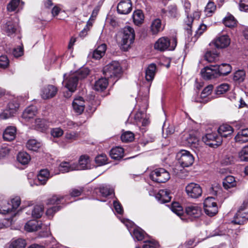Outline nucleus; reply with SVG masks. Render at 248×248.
I'll use <instances>...</instances> for the list:
<instances>
[{
	"label": "nucleus",
	"instance_id": "1",
	"mask_svg": "<svg viewBox=\"0 0 248 248\" xmlns=\"http://www.w3.org/2000/svg\"><path fill=\"white\" fill-rule=\"evenodd\" d=\"M210 193L216 196V198L208 197L205 199L203 204L205 214L212 217L218 212V207L215 200H219L218 197L221 194V190L217 187H212L210 190Z\"/></svg>",
	"mask_w": 248,
	"mask_h": 248
},
{
	"label": "nucleus",
	"instance_id": "2",
	"mask_svg": "<svg viewBox=\"0 0 248 248\" xmlns=\"http://www.w3.org/2000/svg\"><path fill=\"white\" fill-rule=\"evenodd\" d=\"M90 70L88 68H82L75 73L70 74L68 78L65 79V87L71 93L74 92L78 80L86 78Z\"/></svg>",
	"mask_w": 248,
	"mask_h": 248
},
{
	"label": "nucleus",
	"instance_id": "3",
	"mask_svg": "<svg viewBox=\"0 0 248 248\" xmlns=\"http://www.w3.org/2000/svg\"><path fill=\"white\" fill-rule=\"evenodd\" d=\"M135 38V32L133 28L126 26L123 29L121 45L124 51L127 50L130 45L133 43Z\"/></svg>",
	"mask_w": 248,
	"mask_h": 248
},
{
	"label": "nucleus",
	"instance_id": "4",
	"mask_svg": "<svg viewBox=\"0 0 248 248\" xmlns=\"http://www.w3.org/2000/svg\"><path fill=\"white\" fill-rule=\"evenodd\" d=\"M177 45V39L173 37L170 39L167 37H162L159 38L154 44L155 49L164 51L166 50H173Z\"/></svg>",
	"mask_w": 248,
	"mask_h": 248
},
{
	"label": "nucleus",
	"instance_id": "5",
	"mask_svg": "<svg viewBox=\"0 0 248 248\" xmlns=\"http://www.w3.org/2000/svg\"><path fill=\"white\" fill-rule=\"evenodd\" d=\"M149 176L153 181L158 183H165L170 177V173L166 170L162 168H156L153 170Z\"/></svg>",
	"mask_w": 248,
	"mask_h": 248
},
{
	"label": "nucleus",
	"instance_id": "6",
	"mask_svg": "<svg viewBox=\"0 0 248 248\" xmlns=\"http://www.w3.org/2000/svg\"><path fill=\"white\" fill-rule=\"evenodd\" d=\"M178 162L183 168L191 166L194 161V158L190 152L182 150L177 155Z\"/></svg>",
	"mask_w": 248,
	"mask_h": 248
},
{
	"label": "nucleus",
	"instance_id": "7",
	"mask_svg": "<svg viewBox=\"0 0 248 248\" xmlns=\"http://www.w3.org/2000/svg\"><path fill=\"white\" fill-rule=\"evenodd\" d=\"M120 63L117 61H112L103 68V74L107 78L117 77L121 73Z\"/></svg>",
	"mask_w": 248,
	"mask_h": 248
},
{
	"label": "nucleus",
	"instance_id": "8",
	"mask_svg": "<svg viewBox=\"0 0 248 248\" xmlns=\"http://www.w3.org/2000/svg\"><path fill=\"white\" fill-rule=\"evenodd\" d=\"M202 140L205 144L212 147H217L222 143L221 138L216 132L206 134Z\"/></svg>",
	"mask_w": 248,
	"mask_h": 248
},
{
	"label": "nucleus",
	"instance_id": "9",
	"mask_svg": "<svg viewBox=\"0 0 248 248\" xmlns=\"http://www.w3.org/2000/svg\"><path fill=\"white\" fill-rule=\"evenodd\" d=\"M187 196L191 198L197 199L202 196V190L201 186L195 183H190L186 186Z\"/></svg>",
	"mask_w": 248,
	"mask_h": 248
},
{
	"label": "nucleus",
	"instance_id": "10",
	"mask_svg": "<svg viewBox=\"0 0 248 248\" xmlns=\"http://www.w3.org/2000/svg\"><path fill=\"white\" fill-rule=\"evenodd\" d=\"M18 20L17 18L11 19L6 22L2 27L3 31L8 36L15 33L18 29Z\"/></svg>",
	"mask_w": 248,
	"mask_h": 248
},
{
	"label": "nucleus",
	"instance_id": "11",
	"mask_svg": "<svg viewBox=\"0 0 248 248\" xmlns=\"http://www.w3.org/2000/svg\"><path fill=\"white\" fill-rule=\"evenodd\" d=\"M248 220V212H244L242 207H240L234 216L231 222L233 224H243Z\"/></svg>",
	"mask_w": 248,
	"mask_h": 248
},
{
	"label": "nucleus",
	"instance_id": "12",
	"mask_svg": "<svg viewBox=\"0 0 248 248\" xmlns=\"http://www.w3.org/2000/svg\"><path fill=\"white\" fill-rule=\"evenodd\" d=\"M182 140L183 144L192 148H198L200 141L197 137L191 134L184 135Z\"/></svg>",
	"mask_w": 248,
	"mask_h": 248
},
{
	"label": "nucleus",
	"instance_id": "13",
	"mask_svg": "<svg viewBox=\"0 0 248 248\" xmlns=\"http://www.w3.org/2000/svg\"><path fill=\"white\" fill-rule=\"evenodd\" d=\"M117 12L122 15H127L132 10L131 0H122L117 5Z\"/></svg>",
	"mask_w": 248,
	"mask_h": 248
},
{
	"label": "nucleus",
	"instance_id": "14",
	"mask_svg": "<svg viewBox=\"0 0 248 248\" xmlns=\"http://www.w3.org/2000/svg\"><path fill=\"white\" fill-rule=\"evenodd\" d=\"M211 65L210 67H205L201 70V74L204 79H211L218 77L217 68L212 67Z\"/></svg>",
	"mask_w": 248,
	"mask_h": 248
},
{
	"label": "nucleus",
	"instance_id": "15",
	"mask_svg": "<svg viewBox=\"0 0 248 248\" xmlns=\"http://www.w3.org/2000/svg\"><path fill=\"white\" fill-rule=\"evenodd\" d=\"M213 43L217 48H223L227 47L230 44V39L227 35H219L215 39Z\"/></svg>",
	"mask_w": 248,
	"mask_h": 248
},
{
	"label": "nucleus",
	"instance_id": "16",
	"mask_svg": "<svg viewBox=\"0 0 248 248\" xmlns=\"http://www.w3.org/2000/svg\"><path fill=\"white\" fill-rule=\"evenodd\" d=\"M58 92L57 88L54 85H48L43 88L41 92V96L44 99L53 97Z\"/></svg>",
	"mask_w": 248,
	"mask_h": 248
},
{
	"label": "nucleus",
	"instance_id": "17",
	"mask_svg": "<svg viewBox=\"0 0 248 248\" xmlns=\"http://www.w3.org/2000/svg\"><path fill=\"white\" fill-rule=\"evenodd\" d=\"M184 6L185 7V12L187 16L186 19L185 20V22L186 26V27H185V29L186 30L188 34H191V28L193 23V18L191 16H189L191 4L188 1H185Z\"/></svg>",
	"mask_w": 248,
	"mask_h": 248
},
{
	"label": "nucleus",
	"instance_id": "18",
	"mask_svg": "<svg viewBox=\"0 0 248 248\" xmlns=\"http://www.w3.org/2000/svg\"><path fill=\"white\" fill-rule=\"evenodd\" d=\"M202 208L198 205L194 204L187 206L186 208V212L192 218H198L202 215Z\"/></svg>",
	"mask_w": 248,
	"mask_h": 248
},
{
	"label": "nucleus",
	"instance_id": "19",
	"mask_svg": "<svg viewBox=\"0 0 248 248\" xmlns=\"http://www.w3.org/2000/svg\"><path fill=\"white\" fill-rule=\"evenodd\" d=\"M218 133L221 138L231 137L233 132V128L228 124H223L221 125L217 129Z\"/></svg>",
	"mask_w": 248,
	"mask_h": 248
},
{
	"label": "nucleus",
	"instance_id": "20",
	"mask_svg": "<svg viewBox=\"0 0 248 248\" xmlns=\"http://www.w3.org/2000/svg\"><path fill=\"white\" fill-rule=\"evenodd\" d=\"M170 191L167 189H160L155 195V199L160 203H164L170 201L171 197L170 196Z\"/></svg>",
	"mask_w": 248,
	"mask_h": 248
},
{
	"label": "nucleus",
	"instance_id": "21",
	"mask_svg": "<svg viewBox=\"0 0 248 248\" xmlns=\"http://www.w3.org/2000/svg\"><path fill=\"white\" fill-rule=\"evenodd\" d=\"M77 170L89 169L91 168L90 157L87 155H82L79 158L78 164L75 165Z\"/></svg>",
	"mask_w": 248,
	"mask_h": 248
},
{
	"label": "nucleus",
	"instance_id": "22",
	"mask_svg": "<svg viewBox=\"0 0 248 248\" xmlns=\"http://www.w3.org/2000/svg\"><path fill=\"white\" fill-rule=\"evenodd\" d=\"M50 177V173L48 170L43 169L40 170L37 175L36 185H44Z\"/></svg>",
	"mask_w": 248,
	"mask_h": 248
},
{
	"label": "nucleus",
	"instance_id": "23",
	"mask_svg": "<svg viewBox=\"0 0 248 248\" xmlns=\"http://www.w3.org/2000/svg\"><path fill=\"white\" fill-rule=\"evenodd\" d=\"M214 68H216L218 77L226 76L229 74L232 71V67L229 64L222 63L221 65H211Z\"/></svg>",
	"mask_w": 248,
	"mask_h": 248
},
{
	"label": "nucleus",
	"instance_id": "24",
	"mask_svg": "<svg viewBox=\"0 0 248 248\" xmlns=\"http://www.w3.org/2000/svg\"><path fill=\"white\" fill-rule=\"evenodd\" d=\"M161 13L164 16L171 18H176L179 15L177 7L174 5H169L167 9H162Z\"/></svg>",
	"mask_w": 248,
	"mask_h": 248
},
{
	"label": "nucleus",
	"instance_id": "25",
	"mask_svg": "<svg viewBox=\"0 0 248 248\" xmlns=\"http://www.w3.org/2000/svg\"><path fill=\"white\" fill-rule=\"evenodd\" d=\"M42 223L37 220H31L28 221L25 226V230L29 232L38 231L41 227Z\"/></svg>",
	"mask_w": 248,
	"mask_h": 248
},
{
	"label": "nucleus",
	"instance_id": "26",
	"mask_svg": "<svg viewBox=\"0 0 248 248\" xmlns=\"http://www.w3.org/2000/svg\"><path fill=\"white\" fill-rule=\"evenodd\" d=\"M107 46L105 44L99 46L90 55L95 60L100 59L105 54Z\"/></svg>",
	"mask_w": 248,
	"mask_h": 248
},
{
	"label": "nucleus",
	"instance_id": "27",
	"mask_svg": "<svg viewBox=\"0 0 248 248\" xmlns=\"http://www.w3.org/2000/svg\"><path fill=\"white\" fill-rule=\"evenodd\" d=\"M16 129L14 126H8L3 133V138L4 140L12 141L15 139Z\"/></svg>",
	"mask_w": 248,
	"mask_h": 248
},
{
	"label": "nucleus",
	"instance_id": "28",
	"mask_svg": "<svg viewBox=\"0 0 248 248\" xmlns=\"http://www.w3.org/2000/svg\"><path fill=\"white\" fill-rule=\"evenodd\" d=\"M236 142L243 143L248 141V128L242 129L234 138Z\"/></svg>",
	"mask_w": 248,
	"mask_h": 248
},
{
	"label": "nucleus",
	"instance_id": "29",
	"mask_svg": "<svg viewBox=\"0 0 248 248\" xmlns=\"http://www.w3.org/2000/svg\"><path fill=\"white\" fill-rule=\"evenodd\" d=\"M37 112V108L35 106L31 105L27 107L22 113V118L26 121L33 118Z\"/></svg>",
	"mask_w": 248,
	"mask_h": 248
},
{
	"label": "nucleus",
	"instance_id": "30",
	"mask_svg": "<svg viewBox=\"0 0 248 248\" xmlns=\"http://www.w3.org/2000/svg\"><path fill=\"white\" fill-rule=\"evenodd\" d=\"M164 27L162 25L161 20L159 18L154 20L151 25V31L154 35L158 34L163 30Z\"/></svg>",
	"mask_w": 248,
	"mask_h": 248
},
{
	"label": "nucleus",
	"instance_id": "31",
	"mask_svg": "<svg viewBox=\"0 0 248 248\" xmlns=\"http://www.w3.org/2000/svg\"><path fill=\"white\" fill-rule=\"evenodd\" d=\"M156 70V65L151 63L148 65L145 70V78L147 81H152L154 78Z\"/></svg>",
	"mask_w": 248,
	"mask_h": 248
},
{
	"label": "nucleus",
	"instance_id": "32",
	"mask_svg": "<svg viewBox=\"0 0 248 248\" xmlns=\"http://www.w3.org/2000/svg\"><path fill=\"white\" fill-rule=\"evenodd\" d=\"M134 119L138 125L141 126H146L149 123L148 119L144 118V114L141 111H139L135 114Z\"/></svg>",
	"mask_w": 248,
	"mask_h": 248
},
{
	"label": "nucleus",
	"instance_id": "33",
	"mask_svg": "<svg viewBox=\"0 0 248 248\" xmlns=\"http://www.w3.org/2000/svg\"><path fill=\"white\" fill-rule=\"evenodd\" d=\"M124 149L120 147L113 148L111 149L109 153L110 157L115 160H119L121 159L124 156Z\"/></svg>",
	"mask_w": 248,
	"mask_h": 248
},
{
	"label": "nucleus",
	"instance_id": "34",
	"mask_svg": "<svg viewBox=\"0 0 248 248\" xmlns=\"http://www.w3.org/2000/svg\"><path fill=\"white\" fill-rule=\"evenodd\" d=\"M107 78H100L96 81L94 85V89L97 91H103L105 90L108 85V80Z\"/></svg>",
	"mask_w": 248,
	"mask_h": 248
},
{
	"label": "nucleus",
	"instance_id": "35",
	"mask_svg": "<svg viewBox=\"0 0 248 248\" xmlns=\"http://www.w3.org/2000/svg\"><path fill=\"white\" fill-rule=\"evenodd\" d=\"M237 182L235 178L231 175L226 176L223 181V186L224 188L228 189L236 186Z\"/></svg>",
	"mask_w": 248,
	"mask_h": 248
},
{
	"label": "nucleus",
	"instance_id": "36",
	"mask_svg": "<svg viewBox=\"0 0 248 248\" xmlns=\"http://www.w3.org/2000/svg\"><path fill=\"white\" fill-rule=\"evenodd\" d=\"M132 17L134 24L137 26L141 25L143 23L144 19L143 12L140 10L135 11L133 14Z\"/></svg>",
	"mask_w": 248,
	"mask_h": 248
},
{
	"label": "nucleus",
	"instance_id": "37",
	"mask_svg": "<svg viewBox=\"0 0 248 248\" xmlns=\"http://www.w3.org/2000/svg\"><path fill=\"white\" fill-rule=\"evenodd\" d=\"M13 209L9 202L6 200L0 201V213L7 214L12 212Z\"/></svg>",
	"mask_w": 248,
	"mask_h": 248
},
{
	"label": "nucleus",
	"instance_id": "38",
	"mask_svg": "<svg viewBox=\"0 0 248 248\" xmlns=\"http://www.w3.org/2000/svg\"><path fill=\"white\" fill-rule=\"evenodd\" d=\"M26 246V242L25 239L18 238L11 241L9 248H25Z\"/></svg>",
	"mask_w": 248,
	"mask_h": 248
},
{
	"label": "nucleus",
	"instance_id": "39",
	"mask_svg": "<svg viewBox=\"0 0 248 248\" xmlns=\"http://www.w3.org/2000/svg\"><path fill=\"white\" fill-rule=\"evenodd\" d=\"M17 160L22 165H26L30 162L31 157L26 152H19L17 155Z\"/></svg>",
	"mask_w": 248,
	"mask_h": 248
},
{
	"label": "nucleus",
	"instance_id": "40",
	"mask_svg": "<svg viewBox=\"0 0 248 248\" xmlns=\"http://www.w3.org/2000/svg\"><path fill=\"white\" fill-rule=\"evenodd\" d=\"M34 127L36 130L43 132L47 128V126L45 120L38 118L35 120Z\"/></svg>",
	"mask_w": 248,
	"mask_h": 248
},
{
	"label": "nucleus",
	"instance_id": "41",
	"mask_svg": "<svg viewBox=\"0 0 248 248\" xmlns=\"http://www.w3.org/2000/svg\"><path fill=\"white\" fill-rule=\"evenodd\" d=\"M74 170H77L75 164L72 165L70 164L69 162H63L61 163L60 165V170L62 173L67 172Z\"/></svg>",
	"mask_w": 248,
	"mask_h": 248
},
{
	"label": "nucleus",
	"instance_id": "42",
	"mask_svg": "<svg viewBox=\"0 0 248 248\" xmlns=\"http://www.w3.org/2000/svg\"><path fill=\"white\" fill-rule=\"evenodd\" d=\"M20 2L19 0H11L7 6L8 11L10 12L14 11L18 7H20V9H22L24 2L21 1V5H20Z\"/></svg>",
	"mask_w": 248,
	"mask_h": 248
},
{
	"label": "nucleus",
	"instance_id": "43",
	"mask_svg": "<svg viewBox=\"0 0 248 248\" xmlns=\"http://www.w3.org/2000/svg\"><path fill=\"white\" fill-rule=\"evenodd\" d=\"M132 236L135 240H142L145 236V232L140 228L134 229Z\"/></svg>",
	"mask_w": 248,
	"mask_h": 248
},
{
	"label": "nucleus",
	"instance_id": "44",
	"mask_svg": "<svg viewBox=\"0 0 248 248\" xmlns=\"http://www.w3.org/2000/svg\"><path fill=\"white\" fill-rule=\"evenodd\" d=\"M41 146V143L36 140H29L26 144L27 148L31 151H36Z\"/></svg>",
	"mask_w": 248,
	"mask_h": 248
},
{
	"label": "nucleus",
	"instance_id": "45",
	"mask_svg": "<svg viewBox=\"0 0 248 248\" xmlns=\"http://www.w3.org/2000/svg\"><path fill=\"white\" fill-rule=\"evenodd\" d=\"M79 134L76 131H68L65 133L64 138L68 142L71 143L78 139Z\"/></svg>",
	"mask_w": 248,
	"mask_h": 248
},
{
	"label": "nucleus",
	"instance_id": "46",
	"mask_svg": "<svg viewBox=\"0 0 248 248\" xmlns=\"http://www.w3.org/2000/svg\"><path fill=\"white\" fill-rule=\"evenodd\" d=\"M223 23L226 27L233 28L236 25V20L232 15H229L224 18Z\"/></svg>",
	"mask_w": 248,
	"mask_h": 248
},
{
	"label": "nucleus",
	"instance_id": "47",
	"mask_svg": "<svg viewBox=\"0 0 248 248\" xmlns=\"http://www.w3.org/2000/svg\"><path fill=\"white\" fill-rule=\"evenodd\" d=\"M66 197L54 195L52 197L49 198L47 201V204L48 205H58L62 203V200Z\"/></svg>",
	"mask_w": 248,
	"mask_h": 248
},
{
	"label": "nucleus",
	"instance_id": "48",
	"mask_svg": "<svg viewBox=\"0 0 248 248\" xmlns=\"http://www.w3.org/2000/svg\"><path fill=\"white\" fill-rule=\"evenodd\" d=\"M246 73L243 70L236 71L233 75V80L239 83L243 82L245 78Z\"/></svg>",
	"mask_w": 248,
	"mask_h": 248
},
{
	"label": "nucleus",
	"instance_id": "49",
	"mask_svg": "<svg viewBox=\"0 0 248 248\" xmlns=\"http://www.w3.org/2000/svg\"><path fill=\"white\" fill-rule=\"evenodd\" d=\"M218 57V53L216 51L215 52H212L211 51H207L205 55V59L209 62H215Z\"/></svg>",
	"mask_w": 248,
	"mask_h": 248
},
{
	"label": "nucleus",
	"instance_id": "50",
	"mask_svg": "<svg viewBox=\"0 0 248 248\" xmlns=\"http://www.w3.org/2000/svg\"><path fill=\"white\" fill-rule=\"evenodd\" d=\"M171 210L173 213L179 217H181L183 214V208L177 202L172 203Z\"/></svg>",
	"mask_w": 248,
	"mask_h": 248
},
{
	"label": "nucleus",
	"instance_id": "51",
	"mask_svg": "<svg viewBox=\"0 0 248 248\" xmlns=\"http://www.w3.org/2000/svg\"><path fill=\"white\" fill-rule=\"evenodd\" d=\"M216 10V5L213 2L209 1L205 9V13H206V15L208 16H211L213 13L215 12Z\"/></svg>",
	"mask_w": 248,
	"mask_h": 248
},
{
	"label": "nucleus",
	"instance_id": "52",
	"mask_svg": "<svg viewBox=\"0 0 248 248\" xmlns=\"http://www.w3.org/2000/svg\"><path fill=\"white\" fill-rule=\"evenodd\" d=\"M43 212V206L42 205H37L34 207L32 211V216L34 218H38L42 216Z\"/></svg>",
	"mask_w": 248,
	"mask_h": 248
},
{
	"label": "nucleus",
	"instance_id": "53",
	"mask_svg": "<svg viewBox=\"0 0 248 248\" xmlns=\"http://www.w3.org/2000/svg\"><path fill=\"white\" fill-rule=\"evenodd\" d=\"M100 192L103 197H107L114 193V189L109 186H102L100 187Z\"/></svg>",
	"mask_w": 248,
	"mask_h": 248
},
{
	"label": "nucleus",
	"instance_id": "54",
	"mask_svg": "<svg viewBox=\"0 0 248 248\" xmlns=\"http://www.w3.org/2000/svg\"><path fill=\"white\" fill-rule=\"evenodd\" d=\"M121 138L123 142H130L134 140V135L130 131H126L122 134Z\"/></svg>",
	"mask_w": 248,
	"mask_h": 248
},
{
	"label": "nucleus",
	"instance_id": "55",
	"mask_svg": "<svg viewBox=\"0 0 248 248\" xmlns=\"http://www.w3.org/2000/svg\"><path fill=\"white\" fill-rule=\"evenodd\" d=\"M108 158L106 155L101 154L97 155L95 158V162L97 166H103L107 164Z\"/></svg>",
	"mask_w": 248,
	"mask_h": 248
},
{
	"label": "nucleus",
	"instance_id": "56",
	"mask_svg": "<svg viewBox=\"0 0 248 248\" xmlns=\"http://www.w3.org/2000/svg\"><path fill=\"white\" fill-rule=\"evenodd\" d=\"M19 107V105L17 101L16 100H13L9 103L7 109H9L12 113L15 114L17 110Z\"/></svg>",
	"mask_w": 248,
	"mask_h": 248
},
{
	"label": "nucleus",
	"instance_id": "57",
	"mask_svg": "<svg viewBox=\"0 0 248 248\" xmlns=\"http://www.w3.org/2000/svg\"><path fill=\"white\" fill-rule=\"evenodd\" d=\"M229 89L228 84L223 83L218 86L216 90V93L217 95H220L225 93Z\"/></svg>",
	"mask_w": 248,
	"mask_h": 248
},
{
	"label": "nucleus",
	"instance_id": "58",
	"mask_svg": "<svg viewBox=\"0 0 248 248\" xmlns=\"http://www.w3.org/2000/svg\"><path fill=\"white\" fill-rule=\"evenodd\" d=\"M241 161H248V145L243 148L239 154Z\"/></svg>",
	"mask_w": 248,
	"mask_h": 248
},
{
	"label": "nucleus",
	"instance_id": "59",
	"mask_svg": "<svg viewBox=\"0 0 248 248\" xmlns=\"http://www.w3.org/2000/svg\"><path fill=\"white\" fill-rule=\"evenodd\" d=\"M62 126L67 129H73L78 126V124L70 120H65L62 123Z\"/></svg>",
	"mask_w": 248,
	"mask_h": 248
},
{
	"label": "nucleus",
	"instance_id": "60",
	"mask_svg": "<svg viewBox=\"0 0 248 248\" xmlns=\"http://www.w3.org/2000/svg\"><path fill=\"white\" fill-rule=\"evenodd\" d=\"M50 134L54 138H59L63 134V131L60 127L54 128L51 130Z\"/></svg>",
	"mask_w": 248,
	"mask_h": 248
},
{
	"label": "nucleus",
	"instance_id": "61",
	"mask_svg": "<svg viewBox=\"0 0 248 248\" xmlns=\"http://www.w3.org/2000/svg\"><path fill=\"white\" fill-rule=\"evenodd\" d=\"M92 26V23L88 21L84 28L79 32V36L82 38L85 37L87 35L88 31Z\"/></svg>",
	"mask_w": 248,
	"mask_h": 248
},
{
	"label": "nucleus",
	"instance_id": "62",
	"mask_svg": "<svg viewBox=\"0 0 248 248\" xmlns=\"http://www.w3.org/2000/svg\"><path fill=\"white\" fill-rule=\"evenodd\" d=\"M9 61L6 55L0 56V67L2 68H7L9 65Z\"/></svg>",
	"mask_w": 248,
	"mask_h": 248
},
{
	"label": "nucleus",
	"instance_id": "63",
	"mask_svg": "<svg viewBox=\"0 0 248 248\" xmlns=\"http://www.w3.org/2000/svg\"><path fill=\"white\" fill-rule=\"evenodd\" d=\"M159 246L158 243L152 240H149L145 242V244L143 246V248H157Z\"/></svg>",
	"mask_w": 248,
	"mask_h": 248
},
{
	"label": "nucleus",
	"instance_id": "64",
	"mask_svg": "<svg viewBox=\"0 0 248 248\" xmlns=\"http://www.w3.org/2000/svg\"><path fill=\"white\" fill-rule=\"evenodd\" d=\"M61 209V206L60 205L52 206V207L47 209L46 212V214L48 217L52 216L56 212L58 211Z\"/></svg>",
	"mask_w": 248,
	"mask_h": 248
}]
</instances>
